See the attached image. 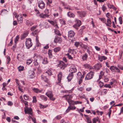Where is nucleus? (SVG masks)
Returning a JSON list of instances; mask_svg holds the SVG:
<instances>
[{
	"instance_id": "f257e3e1",
	"label": "nucleus",
	"mask_w": 123,
	"mask_h": 123,
	"mask_svg": "<svg viewBox=\"0 0 123 123\" xmlns=\"http://www.w3.org/2000/svg\"><path fill=\"white\" fill-rule=\"evenodd\" d=\"M73 97L71 95H65L62 96L63 98H65L66 100L68 103L69 106L68 107V109L66 110V112H68L70 110H73L76 108L74 105L77 104V101H72L71 99Z\"/></svg>"
},
{
	"instance_id": "f03ea898",
	"label": "nucleus",
	"mask_w": 123,
	"mask_h": 123,
	"mask_svg": "<svg viewBox=\"0 0 123 123\" xmlns=\"http://www.w3.org/2000/svg\"><path fill=\"white\" fill-rule=\"evenodd\" d=\"M50 72L51 71L48 70L45 73V74L41 76L42 80H44L45 82L47 83H48V80L46 76L45 75V74H47L48 75H50L52 74V73Z\"/></svg>"
},
{
	"instance_id": "7ed1b4c3",
	"label": "nucleus",
	"mask_w": 123,
	"mask_h": 123,
	"mask_svg": "<svg viewBox=\"0 0 123 123\" xmlns=\"http://www.w3.org/2000/svg\"><path fill=\"white\" fill-rule=\"evenodd\" d=\"M45 95L49 98L50 99L54 101L55 99V98L53 97V95L51 91H48L45 93Z\"/></svg>"
},
{
	"instance_id": "20e7f679",
	"label": "nucleus",
	"mask_w": 123,
	"mask_h": 123,
	"mask_svg": "<svg viewBox=\"0 0 123 123\" xmlns=\"http://www.w3.org/2000/svg\"><path fill=\"white\" fill-rule=\"evenodd\" d=\"M94 73L92 71H90L86 75L85 78V80H89L92 79L94 75Z\"/></svg>"
},
{
	"instance_id": "39448f33",
	"label": "nucleus",
	"mask_w": 123,
	"mask_h": 123,
	"mask_svg": "<svg viewBox=\"0 0 123 123\" xmlns=\"http://www.w3.org/2000/svg\"><path fill=\"white\" fill-rule=\"evenodd\" d=\"M26 40L25 41V45L28 49H29L31 47L32 45L31 43V40L30 38L26 39Z\"/></svg>"
},
{
	"instance_id": "423d86ee",
	"label": "nucleus",
	"mask_w": 123,
	"mask_h": 123,
	"mask_svg": "<svg viewBox=\"0 0 123 123\" xmlns=\"http://www.w3.org/2000/svg\"><path fill=\"white\" fill-rule=\"evenodd\" d=\"M38 6L42 9H44L45 7V4L42 0H40L38 2Z\"/></svg>"
},
{
	"instance_id": "0eeeda50",
	"label": "nucleus",
	"mask_w": 123,
	"mask_h": 123,
	"mask_svg": "<svg viewBox=\"0 0 123 123\" xmlns=\"http://www.w3.org/2000/svg\"><path fill=\"white\" fill-rule=\"evenodd\" d=\"M58 67H60L61 69H63L65 68L66 67L67 65L65 64L63 61L60 62V63L58 65Z\"/></svg>"
},
{
	"instance_id": "6e6552de",
	"label": "nucleus",
	"mask_w": 123,
	"mask_h": 123,
	"mask_svg": "<svg viewBox=\"0 0 123 123\" xmlns=\"http://www.w3.org/2000/svg\"><path fill=\"white\" fill-rule=\"evenodd\" d=\"M62 41V39L59 37H55L54 40V42L55 43H61Z\"/></svg>"
},
{
	"instance_id": "1a4fd4ad",
	"label": "nucleus",
	"mask_w": 123,
	"mask_h": 123,
	"mask_svg": "<svg viewBox=\"0 0 123 123\" xmlns=\"http://www.w3.org/2000/svg\"><path fill=\"white\" fill-rule=\"evenodd\" d=\"M62 76V72H60L59 73L58 75V82H56V83L57 84L59 85L60 84L61 81Z\"/></svg>"
},
{
	"instance_id": "9d476101",
	"label": "nucleus",
	"mask_w": 123,
	"mask_h": 123,
	"mask_svg": "<svg viewBox=\"0 0 123 123\" xmlns=\"http://www.w3.org/2000/svg\"><path fill=\"white\" fill-rule=\"evenodd\" d=\"M86 14V12L84 11L77 12V14L81 18L85 17Z\"/></svg>"
},
{
	"instance_id": "9b49d317",
	"label": "nucleus",
	"mask_w": 123,
	"mask_h": 123,
	"mask_svg": "<svg viewBox=\"0 0 123 123\" xmlns=\"http://www.w3.org/2000/svg\"><path fill=\"white\" fill-rule=\"evenodd\" d=\"M17 18L18 21L20 23V24H22L23 22V18L21 14H19Z\"/></svg>"
},
{
	"instance_id": "f8f14e48",
	"label": "nucleus",
	"mask_w": 123,
	"mask_h": 123,
	"mask_svg": "<svg viewBox=\"0 0 123 123\" xmlns=\"http://www.w3.org/2000/svg\"><path fill=\"white\" fill-rule=\"evenodd\" d=\"M32 109L31 108H27L25 110V111L26 114H29L31 115L32 114L31 112Z\"/></svg>"
},
{
	"instance_id": "ddd939ff",
	"label": "nucleus",
	"mask_w": 123,
	"mask_h": 123,
	"mask_svg": "<svg viewBox=\"0 0 123 123\" xmlns=\"http://www.w3.org/2000/svg\"><path fill=\"white\" fill-rule=\"evenodd\" d=\"M24 56L23 54H18L17 56V58L19 60L22 61L24 57Z\"/></svg>"
},
{
	"instance_id": "4468645a",
	"label": "nucleus",
	"mask_w": 123,
	"mask_h": 123,
	"mask_svg": "<svg viewBox=\"0 0 123 123\" xmlns=\"http://www.w3.org/2000/svg\"><path fill=\"white\" fill-rule=\"evenodd\" d=\"M75 33L72 31H70L68 32V36L69 37H71L74 36Z\"/></svg>"
},
{
	"instance_id": "2eb2a0df",
	"label": "nucleus",
	"mask_w": 123,
	"mask_h": 123,
	"mask_svg": "<svg viewBox=\"0 0 123 123\" xmlns=\"http://www.w3.org/2000/svg\"><path fill=\"white\" fill-rule=\"evenodd\" d=\"M33 63L36 68H38L39 67V63L37 62V59L34 60Z\"/></svg>"
},
{
	"instance_id": "dca6fc26",
	"label": "nucleus",
	"mask_w": 123,
	"mask_h": 123,
	"mask_svg": "<svg viewBox=\"0 0 123 123\" xmlns=\"http://www.w3.org/2000/svg\"><path fill=\"white\" fill-rule=\"evenodd\" d=\"M85 72H84L83 73V75H82L81 73L80 72H79L77 73V76L78 77V79L79 78H83L84 77V75L85 74Z\"/></svg>"
},
{
	"instance_id": "f3484780",
	"label": "nucleus",
	"mask_w": 123,
	"mask_h": 123,
	"mask_svg": "<svg viewBox=\"0 0 123 123\" xmlns=\"http://www.w3.org/2000/svg\"><path fill=\"white\" fill-rule=\"evenodd\" d=\"M102 67L101 64L100 63H97L95 65V69L97 70H99Z\"/></svg>"
},
{
	"instance_id": "a211bd4d",
	"label": "nucleus",
	"mask_w": 123,
	"mask_h": 123,
	"mask_svg": "<svg viewBox=\"0 0 123 123\" xmlns=\"http://www.w3.org/2000/svg\"><path fill=\"white\" fill-rule=\"evenodd\" d=\"M38 32V31L37 30H35L33 32L31 35L35 36L36 37V38L37 37H38V36L37 34Z\"/></svg>"
},
{
	"instance_id": "6ab92c4d",
	"label": "nucleus",
	"mask_w": 123,
	"mask_h": 123,
	"mask_svg": "<svg viewBox=\"0 0 123 123\" xmlns=\"http://www.w3.org/2000/svg\"><path fill=\"white\" fill-rule=\"evenodd\" d=\"M73 75L72 73H70L67 77L68 81H70L73 78Z\"/></svg>"
},
{
	"instance_id": "aec40b11",
	"label": "nucleus",
	"mask_w": 123,
	"mask_h": 123,
	"mask_svg": "<svg viewBox=\"0 0 123 123\" xmlns=\"http://www.w3.org/2000/svg\"><path fill=\"white\" fill-rule=\"evenodd\" d=\"M107 23H105L106 25L107 26H109L110 27L111 26L110 25L111 24V22L110 18H109L107 19Z\"/></svg>"
},
{
	"instance_id": "412c9836",
	"label": "nucleus",
	"mask_w": 123,
	"mask_h": 123,
	"mask_svg": "<svg viewBox=\"0 0 123 123\" xmlns=\"http://www.w3.org/2000/svg\"><path fill=\"white\" fill-rule=\"evenodd\" d=\"M34 57V58H37L38 59H39L40 60H41L43 59V57L40 55H37L36 54H35Z\"/></svg>"
},
{
	"instance_id": "4be33fe9",
	"label": "nucleus",
	"mask_w": 123,
	"mask_h": 123,
	"mask_svg": "<svg viewBox=\"0 0 123 123\" xmlns=\"http://www.w3.org/2000/svg\"><path fill=\"white\" fill-rule=\"evenodd\" d=\"M77 71V69L76 68H72L69 70V72L72 73L76 72Z\"/></svg>"
},
{
	"instance_id": "5701e85b",
	"label": "nucleus",
	"mask_w": 123,
	"mask_h": 123,
	"mask_svg": "<svg viewBox=\"0 0 123 123\" xmlns=\"http://www.w3.org/2000/svg\"><path fill=\"white\" fill-rule=\"evenodd\" d=\"M30 77V78H32L35 76V73L33 71H31L29 73Z\"/></svg>"
},
{
	"instance_id": "b1692460",
	"label": "nucleus",
	"mask_w": 123,
	"mask_h": 123,
	"mask_svg": "<svg viewBox=\"0 0 123 123\" xmlns=\"http://www.w3.org/2000/svg\"><path fill=\"white\" fill-rule=\"evenodd\" d=\"M26 24L27 25H30L31 26L34 24V23L29 20H27L26 21Z\"/></svg>"
},
{
	"instance_id": "393cba45",
	"label": "nucleus",
	"mask_w": 123,
	"mask_h": 123,
	"mask_svg": "<svg viewBox=\"0 0 123 123\" xmlns=\"http://www.w3.org/2000/svg\"><path fill=\"white\" fill-rule=\"evenodd\" d=\"M116 68H117L116 67H115L114 66H112L110 67V69L112 71L115 72L116 71Z\"/></svg>"
},
{
	"instance_id": "a878e982",
	"label": "nucleus",
	"mask_w": 123,
	"mask_h": 123,
	"mask_svg": "<svg viewBox=\"0 0 123 123\" xmlns=\"http://www.w3.org/2000/svg\"><path fill=\"white\" fill-rule=\"evenodd\" d=\"M68 15L70 17H72V18H74V14L73 13L69 12L67 13Z\"/></svg>"
},
{
	"instance_id": "bb28decb",
	"label": "nucleus",
	"mask_w": 123,
	"mask_h": 123,
	"mask_svg": "<svg viewBox=\"0 0 123 123\" xmlns=\"http://www.w3.org/2000/svg\"><path fill=\"white\" fill-rule=\"evenodd\" d=\"M88 57L86 53L84 54L82 57V58L83 61H84L86 60V59Z\"/></svg>"
},
{
	"instance_id": "cd10ccee",
	"label": "nucleus",
	"mask_w": 123,
	"mask_h": 123,
	"mask_svg": "<svg viewBox=\"0 0 123 123\" xmlns=\"http://www.w3.org/2000/svg\"><path fill=\"white\" fill-rule=\"evenodd\" d=\"M48 63L46 58H44L43 60L42 63L44 64H46Z\"/></svg>"
},
{
	"instance_id": "c85d7f7f",
	"label": "nucleus",
	"mask_w": 123,
	"mask_h": 123,
	"mask_svg": "<svg viewBox=\"0 0 123 123\" xmlns=\"http://www.w3.org/2000/svg\"><path fill=\"white\" fill-rule=\"evenodd\" d=\"M40 16L42 18H44L46 17H48L49 16L47 14H42L40 15Z\"/></svg>"
},
{
	"instance_id": "c756f323",
	"label": "nucleus",
	"mask_w": 123,
	"mask_h": 123,
	"mask_svg": "<svg viewBox=\"0 0 123 123\" xmlns=\"http://www.w3.org/2000/svg\"><path fill=\"white\" fill-rule=\"evenodd\" d=\"M36 45L37 47L39 46L40 44V43H39L38 40V37H37L36 38Z\"/></svg>"
},
{
	"instance_id": "7c9ffc66",
	"label": "nucleus",
	"mask_w": 123,
	"mask_h": 123,
	"mask_svg": "<svg viewBox=\"0 0 123 123\" xmlns=\"http://www.w3.org/2000/svg\"><path fill=\"white\" fill-rule=\"evenodd\" d=\"M49 56L50 58H52L53 57V55L52 54V51L51 50H49V52L48 53Z\"/></svg>"
},
{
	"instance_id": "2f4dec72",
	"label": "nucleus",
	"mask_w": 123,
	"mask_h": 123,
	"mask_svg": "<svg viewBox=\"0 0 123 123\" xmlns=\"http://www.w3.org/2000/svg\"><path fill=\"white\" fill-rule=\"evenodd\" d=\"M28 34V33L27 32H26L24 33L21 36V38H25L27 36Z\"/></svg>"
},
{
	"instance_id": "473e14b6",
	"label": "nucleus",
	"mask_w": 123,
	"mask_h": 123,
	"mask_svg": "<svg viewBox=\"0 0 123 123\" xmlns=\"http://www.w3.org/2000/svg\"><path fill=\"white\" fill-rule=\"evenodd\" d=\"M40 97L43 100L45 101H46L47 100V97L43 95H41Z\"/></svg>"
},
{
	"instance_id": "72a5a7b5",
	"label": "nucleus",
	"mask_w": 123,
	"mask_h": 123,
	"mask_svg": "<svg viewBox=\"0 0 123 123\" xmlns=\"http://www.w3.org/2000/svg\"><path fill=\"white\" fill-rule=\"evenodd\" d=\"M61 48L60 47H57L55 48L54 49V51L55 52H56L59 51L60 50Z\"/></svg>"
},
{
	"instance_id": "f704fd0d",
	"label": "nucleus",
	"mask_w": 123,
	"mask_h": 123,
	"mask_svg": "<svg viewBox=\"0 0 123 123\" xmlns=\"http://www.w3.org/2000/svg\"><path fill=\"white\" fill-rule=\"evenodd\" d=\"M98 117L93 118L92 119L93 123H96V122L98 121Z\"/></svg>"
},
{
	"instance_id": "c9c22d12",
	"label": "nucleus",
	"mask_w": 123,
	"mask_h": 123,
	"mask_svg": "<svg viewBox=\"0 0 123 123\" xmlns=\"http://www.w3.org/2000/svg\"><path fill=\"white\" fill-rule=\"evenodd\" d=\"M18 70L19 71H23L24 68V67L23 66H19L18 67Z\"/></svg>"
},
{
	"instance_id": "e433bc0d",
	"label": "nucleus",
	"mask_w": 123,
	"mask_h": 123,
	"mask_svg": "<svg viewBox=\"0 0 123 123\" xmlns=\"http://www.w3.org/2000/svg\"><path fill=\"white\" fill-rule=\"evenodd\" d=\"M32 60L31 59L28 60L26 62L27 64L29 65L32 62Z\"/></svg>"
},
{
	"instance_id": "4c0bfd02",
	"label": "nucleus",
	"mask_w": 123,
	"mask_h": 123,
	"mask_svg": "<svg viewBox=\"0 0 123 123\" xmlns=\"http://www.w3.org/2000/svg\"><path fill=\"white\" fill-rule=\"evenodd\" d=\"M84 45V44L81 43H79L77 42V47L80 46L83 48Z\"/></svg>"
},
{
	"instance_id": "58836bf2",
	"label": "nucleus",
	"mask_w": 123,
	"mask_h": 123,
	"mask_svg": "<svg viewBox=\"0 0 123 123\" xmlns=\"http://www.w3.org/2000/svg\"><path fill=\"white\" fill-rule=\"evenodd\" d=\"M55 33L58 36L61 35V34L60 32L58 30H55Z\"/></svg>"
},
{
	"instance_id": "ea45409f",
	"label": "nucleus",
	"mask_w": 123,
	"mask_h": 123,
	"mask_svg": "<svg viewBox=\"0 0 123 123\" xmlns=\"http://www.w3.org/2000/svg\"><path fill=\"white\" fill-rule=\"evenodd\" d=\"M87 120V123H92V122L91 120V119L89 117H86Z\"/></svg>"
},
{
	"instance_id": "a19ab883",
	"label": "nucleus",
	"mask_w": 123,
	"mask_h": 123,
	"mask_svg": "<svg viewBox=\"0 0 123 123\" xmlns=\"http://www.w3.org/2000/svg\"><path fill=\"white\" fill-rule=\"evenodd\" d=\"M33 90L35 92L37 93L38 92H40V91L37 88H34L33 89Z\"/></svg>"
},
{
	"instance_id": "79ce46f5",
	"label": "nucleus",
	"mask_w": 123,
	"mask_h": 123,
	"mask_svg": "<svg viewBox=\"0 0 123 123\" xmlns=\"http://www.w3.org/2000/svg\"><path fill=\"white\" fill-rule=\"evenodd\" d=\"M66 55L67 56V57L69 59L72 60L73 58L70 55L69 53H68L65 55Z\"/></svg>"
},
{
	"instance_id": "37998d69",
	"label": "nucleus",
	"mask_w": 123,
	"mask_h": 123,
	"mask_svg": "<svg viewBox=\"0 0 123 123\" xmlns=\"http://www.w3.org/2000/svg\"><path fill=\"white\" fill-rule=\"evenodd\" d=\"M101 92L106 94L107 92V90L105 89H102L101 90Z\"/></svg>"
},
{
	"instance_id": "c03bdc74",
	"label": "nucleus",
	"mask_w": 123,
	"mask_h": 123,
	"mask_svg": "<svg viewBox=\"0 0 123 123\" xmlns=\"http://www.w3.org/2000/svg\"><path fill=\"white\" fill-rule=\"evenodd\" d=\"M37 26H34L32 27L30 29L31 31H33L36 28Z\"/></svg>"
},
{
	"instance_id": "a18cd8bd",
	"label": "nucleus",
	"mask_w": 123,
	"mask_h": 123,
	"mask_svg": "<svg viewBox=\"0 0 123 123\" xmlns=\"http://www.w3.org/2000/svg\"><path fill=\"white\" fill-rule=\"evenodd\" d=\"M19 38V36H17L16 37L15 39L14 40V41L15 43H17V42L18 41Z\"/></svg>"
},
{
	"instance_id": "49530a36",
	"label": "nucleus",
	"mask_w": 123,
	"mask_h": 123,
	"mask_svg": "<svg viewBox=\"0 0 123 123\" xmlns=\"http://www.w3.org/2000/svg\"><path fill=\"white\" fill-rule=\"evenodd\" d=\"M99 19L103 22L104 23H105V22H106V19L105 18H99Z\"/></svg>"
},
{
	"instance_id": "de8ad7c7",
	"label": "nucleus",
	"mask_w": 123,
	"mask_h": 123,
	"mask_svg": "<svg viewBox=\"0 0 123 123\" xmlns=\"http://www.w3.org/2000/svg\"><path fill=\"white\" fill-rule=\"evenodd\" d=\"M119 23L120 24H122L123 23V21L122 20V18L121 17H120L119 18Z\"/></svg>"
},
{
	"instance_id": "09e8293b",
	"label": "nucleus",
	"mask_w": 123,
	"mask_h": 123,
	"mask_svg": "<svg viewBox=\"0 0 123 123\" xmlns=\"http://www.w3.org/2000/svg\"><path fill=\"white\" fill-rule=\"evenodd\" d=\"M37 102L36 97L35 96H34L33 97V100L32 102L33 103H35Z\"/></svg>"
},
{
	"instance_id": "8fccbe9b",
	"label": "nucleus",
	"mask_w": 123,
	"mask_h": 123,
	"mask_svg": "<svg viewBox=\"0 0 123 123\" xmlns=\"http://www.w3.org/2000/svg\"><path fill=\"white\" fill-rule=\"evenodd\" d=\"M83 78H79V79L78 84H80L82 82V79Z\"/></svg>"
},
{
	"instance_id": "3c124183",
	"label": "nucleus",
	"mask_w": 123,
	"mask_h": 123,
	"mask_svg": "<svg viewBox=\"0 0 123 123\" xmlns=\"http://www.w3.org/2000/svg\"><path fill=\"white\" fill-rule=\"evenodd\" d=\"M111 108H110L109 109V111L107 113V114H108L109 116V117H110V115L111 114Z\"/></svg>"
},
{
	"instance_id": "603ef678",
	"label": "nucleus",
	"mask_w": 123,
	"mask_h": 123,
	"mask_svg": "<svg viewBox=\"0 0 123 123\" xmlns=\"http://www.w3.org/2000/svg\"><path fill=\"white\" fill-rule=\"evenodd\" d=\"M77 24H78V26L79 27L81 24V21L80 20H77Z\"/></svg>"
},
{
	"instance_id": "864d4df0",
	"label": "nucleus",
	"mask_w": 123,
	"mask_h": 123,
	"mask_svg": "<svg viewBox=\"0 0 123 123\" xmlns=\"http://www.w3.org/2000/svg\"><path fill=\"white\" fill-rule=\"evenodd\" d=\"M7 105H8L11 106L13 105V103L12 102H11V101H8V102Z\"/></svg>"
},
{
	"instance_id": "5fc2aeb1",
	"label": "nucleus",
	"mask_w": 123,
	"mask_h": 123,
	"mask_svg": "<svg viewBox=\"0 0 123 123\" xmlns=\"http://www.w3.org/2000/svg\"><path fill=\"white\" fill-rule=\"evenodd\" d=\"M102 10L104 12H105V11L107 9V8L106 6H105L104 5H103L102 7Z\"/></svg>"
},
{
	"instance_id": "6e6d98bb",
	"label": "nucleus",
	"mask_w": 123,
	"mask_h": 123,
	"mask_svg": "<svg viewBox=\"0 0 123 123\" xmlns=\"http://www.w3.org/2000/svg\"><path fill=\"white\" fill-rule=\"evenodd\" d=\"M7 58L8 60V62H7V64H9V62L10 60V58L9 56H7Z\"/></svg>"
},
{
	"instance_id": "4d7b16f0",
	"label": "nucleus",
	"mask_w": 123,
	"mask_h": 123,
	"mask_svg": "<svg viewBox=\"0 0 123 123\" xmlns=\"http://www.w3.org/2000/svg\"><path fill=\"white\" fill-rule=\"evenodd\" d=\"M99 86L100 87H101L103 86L104 85V84L103 82L99 81Z\"/></svg>"
},
{
	"instance_id": "13d9d810",
	"label": "nucleus",
	"mask_w": 123,
	"mask_h": 123,
	"mask_svg": "<svg viewBox=\"0 0 123 123\" xmlns=\"http://www.w3.org/2000/svg\"><path fill=\"white\" fill-rule=\"evenodd\" d=\"M24 98L26 100H28L29 98V97L26 95L24 96Z\"/></svg>"
},
{
	"instance_id": "bf43d9fd",
	"label": "nucleus",
	"mask_w": 123,
	"mask_h": 123,
	"mask_svg": "<svg viewBox=\"0 0 123 123\" xmlns=\"http://www.w3.org/2000/svg\"><path fill=\"white\" fill-rule=\"evenodd\" d=\"M79 33L80 34H82L83 33V30L81 29H80L79 31Z\"/></svg>"
},
{
	"instance_id": "052dcab7",
	"label": "nucleus",
	"mask_w": 123,
	"mask_h": 123,
	"mask_svg": "<svg viewBox=\"0 0 123 123\" xmlns=\"http://www.w3.org/2000/svg\"><path fill=\"white\" fill-rule=\"evenodd\" d=\"M48 21L49 22L50 24H51L53 25H54L55 24V23L53 21L48 20Z\"/></svg>"
},
{
	"instance_id": "680f3d73",
	"label": "nucleus",
	"mask_w": 123,
	"mask_h": 123,
	"mask_svg": "<svg viewBox=\"0 0 123 123\" xmlns=\"http://www.w3.org/2000/svg\"><path fill=\"white\" fill-rule=\"evenodd\" d=\"M112 5H111V4L109 3H108L107 4V6L110 9L112 8Z\"/></svg>"
},
{
	"instance_id": "e2e57ef3",
	"label": "nucleus",
	"mask_w": 123,
	"mask_h": 123,
	"mask_svg": "<svg viewBox=\"0 0 123 123\" xmlns=\"http://www.w3.org/2000/svg\"><path fill=\"white\" fill-rule=\"evenodd\" d=\"M61 116L60 115H58L56 116L55 117V118L56 119H59L61 118Z\"/></svg>"
},
{
	"instance_id": "0e129e2a",
	"label": "nucleus",
	"mask_w": 123,
	"mask_h": 123,
	"mask_svg": "<svg viewBox=\"0 0 123 123\" xmlns=\"http://www.w3.org/2000/svg\"><path fill=\"white\" fill-rule=\"evenodd\" d=\"M95 48L97 50L99 51L100 50V48H98V46H95Z\"/></svg>"
},
{
	"instance_id": "69168bd1",
	"label": "nucleus",
	"mask_w": 123,
	"mask_h": 123,
	"mask_svg": "<svg viewBox=\"0 0 123 123\" xmlns=\"http://www.w3.org/2000/svg\"><path fill=\"white\" fill-rule=\"evenodd\" d=\"M83 48L86 49H89V47L87 45H84Z\"/></svg>"
},
{
	"instance_id": "338daca9",
	"label": "nucleus",
	"mask_w": 123,
	"mask_h": 123,
	"mask_svg": "<svg viewBox=\"0 0 123 123\" xmlns=\"http://www.w3.org/2000/svg\"><path fill=\"white\" fill-rule=\"evenodd\" d=\"M13 24L15 26L17 25L18 24L17 22L15 20L14 21L13 23Z\"/></svg>"
},
{
	"instance_id": "774afa93",
	"label": "nucleus",
	"mask_w": 123,
	"mask_h": 123,
	"mask_svg": "<svg viewBox=\"0 0 123 123\" xmlns=\"http://www.w3.org/2000/svg\"><path fill=\"white\" fill-rule=\"evenodd\" d=\"M84 66L86 68H89L90 67V66L88 64H85L84 65Z\"/></svg>"
}]
</instances>
